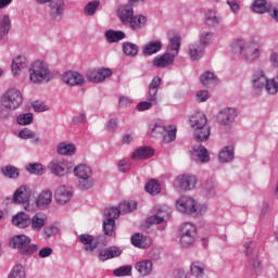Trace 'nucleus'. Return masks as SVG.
<instances>
[{"label":"nucleus","mask_w":278,"mask_h":278,"mask_svg":"<svg viewBox=\"0 0 278 278\" xmlns=\"http://www.w3.org/2000/svg\"><path fill=\"white\" fill-rule=\"evenodd\" d=\"M232 50L235 53H240L248 64H253L262 58V47L255 40H238L232 45Z\"/></svg>","instance_id":"obj_1"},{"label":"nucleus","mask_w":278,"mask_h":278,"mask_svg":"<svg viewBox=\"0 0 278 278\" xmlns=\"http://www.w3.org/2000/svg\"><path fill=\"white\" fill-rule=\"evenodd\" d=\"M190 127L193 129V138L197 142L210 140L212 128L207 126V116L203 112H197L189 118Z\"/></svg>","instance_id":"obj_2"},{"label":"nucleus","mask_w":278,"mask_h":278,"mask_svg":"<svg viewBox=\"0 0 278 278\" xmlns=\"http://www.w3.org/2000/svg\"><path fill=\"white\" fill-rule=\"evenodd\" d=\"M176 208L181 214L189 216H203L207 212L206 204H199L197 200L190 195H182L176 201Z\"/></svg>","instance_id":"obj_3"},{"label":"nucleus","mask_w":278,"mask_h":278,"mask_svg":"<svg viewBox=\"0 0 278 278\" xmlns=\"http://www.w3.org/2000/svg\"><path fill=\"white\" fill-rule=\"evenodd\" d=\"M29 81L31 84H49L53 79V73L45 61H35L28 67Z\"/></svg>","instance_id":"obj_4"},{"label":"nucleus","mask_w":278,"mask_h":278,"mask_svg":"<svg viewBox=\"0 0 278 278\" xmlns=\"http://www.w3.org/2000/svg\"><path fill=\"white\" fill-rule=\"evenodd\" d=\"M0 108L8 112H14L23 105V92L16 88H11L4 92L0 98Z\"/></svg>","instance_id":"obj_5"},{"label":"nucleus","mask_w":278,"mask_h":278,"mask_svg":"<svg viewBox=\"0 0 278 278\" xmlns=\"http://www.w3.org/2000/svg\"><path fill=\"white\" fill-rule=\"evenodd\" d=\"M13 249H17L21 255H34L38 251V244H31V238L25 235H17L10 241Z\"/></svg>","instance_id":"obj_6"},{"label":"nucleus","mask_w":278,"mask_h":278,"mask_svg":"<svg viewBox=\"0 0 278 278\" xmlns=\"http://www.w3.org/2000/svg\"><path fill=\"white\" fill-rule=\"evenodd\" d=\"M74 175L78 179L79 190H90L94 186L92 168L86 164H79L74 168Z\"/></svg>","instance_id":"obj_7"},{"label":"nucleus","mask_w":278,"mask_h":278,"mask_svg":"<svg viewBox=\"0 0 278 278\" xmlns=\"http://www.w3.org/2000/svg\"><path fill=\"white\" fill-rule=\"evenodd\" d=\"M31 200V188L27 185H22L13 193V203H18L23 205L26 212H34L35 207L29 203Z\"/></svg>","instance_id":"obj_8"},{"label":"nucleus","mask_w":278,"mask_h":278,"mask_svg":"<svg viewBox=\"0 0 278 278\" xmlns=\"http://www.w3.org/2000/svg\"><path fill=\"white\" fill-rule=\"evenodd\" d=\"M66 12V0H52L48 4V16L52 23H61Z\"/></svg>","instance_id":"obj_9"},{"label":"nucleus","mask_w":278,"mask_h":278,"mask_svg":"<svg viewBox=\"0 0 278 278\" xmlns=\"http://www.w3.org/2000/svg\"><path fill=\"white\" fill-rule=\"evenodd\" d=\"M268 79V76H266V72L262 68L255 70L252 74V92L254 97H260L262 92H264V86L266 85V81Z\"/></svg>","instance_id":"obj_10"},{"label":"nucleus","mask_w":278,"mask_h":278,"mask_svg":"<svg viewBox=\"0 0 278 278\" xmlns=\"http://www.w3.org/2000/svg\"><path fill=\"white\" fill-rule=\"evenodd\" d=\"M109 77H112V70L108 67L89 70L87 73V79L93 84H101L105 81Z\"/></svg>","instance_id":"obj_11"},{"label":"nucleus","mask_w":278,"mask_h":278,"mask_svg":"<svg viewBox=\"0 0 278 278\" xmlns=\"http://www.w3.org/2000/svg\"><path fill=\"white\" fill-rule=\"evenodd\" d=\"M238 117V112L235 108H225L217 114V123L225 127L231 125Z\"/></svg>","instance_id":"obj_12"},{"label":"nucleus","mask_w":278,"mask_h":278,"mask_svg":"<svg viewBox=\"0 0 278 278\" xmlns=\"http://www.w3.org/2000/svg\"><path fill=\"white\" fill-rule=\"evenodd\" d=\"M58 205H66L73 199V188L70 186L61 185L54 192Z\"/></svg>","instance_id":"obj_13"},{"label":"nucleus","mask_w":278,"mask_h":278,"mask_svg":"<svg viewBox=\"0 0 278 278\" xmlns=\"http://www.w3.org/2000/svg\"><path fill=\"white\" fill-rule=\"evenodd\" d=\"M48 168L55 177H65V175H68V165L62 159H53L49 163Z\"/></svg>","instance_id":"obj_14"},{"label":"nucleus","mask_w":278,"mask_h":278,"mask_svg":"<svg viewBox=\"0 0 278 278\" xmlns=\"http://www.w3.org/2000/svg\"><path fill=\"white\" fill-rule=\"evenodd\" d=\"M51 203H53V192L49 189L42 190L35 199L37 210H49Z\"/></svg>","instance_id":"obj_15"},{"label":"nucleus","mask_w":278,"mask_h":278,"mask_svg":"<svg viewBox=\"0 0 278 278\" xmlns=\"http://www.w3.org/2000/svg\"><path fill=\"white\" fill-rule=\"evenodd\" d=\"M78 240L80 243H83L84 251H86V253H94L99 247V239H96L92 235H79Z\"/></svg>","instance_id":"obj_16"},{"label":"nucleus","mask_w":278,"mask_h":278,"mask_svg":"<svg viewBox=\"0 0 278 278\" xmlns=\"http://www.w3.org/2000/svg\"><path fill=\"white\" fill-rule=\"evenodd\" d=\"M117 16L123 25H129L134 18L132 4H122L117 10Z\"/></svg>","instance_id":"obj_17"},{"label":"nucleus","mask_w":278,"mask_h":278,"mask_svg":"<svg viewBox=\"0 0 278 278\" xmlns=\"http://www.w3.org/2000/svg\"><path fill=\"white\" fill-rule=\"evenodd\" d=\"M62 81L66 86H81L86 80L81 74L70 71L63 74Z\"/></svg>","instance_id":"obj_18"},{"label":"nucleus","mask_w":278,"mask_h":278,"mask_svg":"<svg viewBox=\"0 0 278 278\" xmlns=\"http://www.w3.org/2000/svg\"><path fill=\"white\" fill-rule=\"evenodd\" d=\"M176 188H179L180 190H192L194 186H197V178L194 176H178L175 180Z\"/></svg>","instance_id":"obj_19"},{"label":"nucleus","mask_w":278,"mask_h":278,"mask_svg":"<svg viewBox=\"0 0 278 278\" xmlns=\"http://www.w3.org/2000/svg\"><path fill=\"white\" fill-rule=\"evenodd\" d=\"M200 83L204 88H214V86H218L220 84V79L214 72L205 71L200 75Z\"/></svg>","instance_id":"obj_20"},{"label":"nucleus","mask_w":278,"mask_h":278,"mask_svg":"<svg viewBox=\"0 0 278 278\" xmlns=\"http://www.w3.org/2000/svg\"><path fill=\"white\" fill-rule=\"evenodd\" d=\"M191 159L200 164L210 162V154L207 153V149H205L203 146L193 147L191 151Z\"/></svg>","instance_id":"obj_21"},{"label":"nucleus","mask_w":278,"mask_h":278,"mask_svg":"<svg viewBox=\"0 0 278 278\" xmlns=\"http://www.w3.org/2000/svg\"><path fill=\"white\" fill-rule=\"evenodd\" d=\"M173 62H175V54H170V52H166L153 59V65L156 66V68H166L170 66Z\"/></svg>","instance_id":"obj_22"},{"label":"nucleus","mask_w":278,"mask_h":278,"mask_svg":"<svg viewBox=\"0 0 278 278\" xmlns=\"http://www.w3.org/2000/svg\"><path fill=\"white\" fill-rule=\"evenodd\" d=\"M170 218V210L164 208L160 210L154 216H150L147 219L149 225H162V223H166Z\"/></svg>","instance_id":"obj_23"},{"label":"nucleus","mask_w":278,"mask_h":278,"mask_svg":"<svg viewBox=\"0 0 278 278\" xmlns=\"http://www.w3.org/2000/svg\"><path fill=\"white\" fill-rule=\"evenodd\" d=\"M203 53H205V46H202L199 41L189 45V55L192 62L201 60Z\"/></svg>","instance_id":"obj_24"},{"label":"nucleus","mask_w":278,"mask_h":278,"mask_svg":"<svg viewBox=\"0 0 278 278\" xmlns=\"http://www.w3.org/2000/svg\"><path fill=\"white\" fill-rule=\"evenodd\" d=\"M135 269L141 277H149L151 273H153V261L151 260H143L139 261L135 264Z\"/></svg>","instance_id":"obj_25"},{"label":"nucleus","mask_w":278,"mask_h":278,"mask_svg":"<svg viewBox=\"0 0 278 278\" xmlns=\"http://www.w3.org/2000/svg\"><path fill=\"white\" fill-rule=\"evenodd\" d=\"M155 151L151 147H139L131 153V160H149Z\"/></svg>","instance_id":"obj_26"},{"label":"nucleus","mask_w":278,"mask_h":278,"mask_svg":"<svg viewBox=\"0 0 278 278\" xmlns=\"http://www.w3.org/2000/svg\"><path fill=\"white\" fill-rule=\"evenodd\" d=\"M29 62L27 61V58L23 55H18L12 61V73L13 75H21V72L25 71L27 68Z\"/></svg>","instance_id":"obj_27"},{"label":"nucleus","mask_w":278,"mask_h":278,"mask_svg":"<svg viewBox=\"0 0 278 278\" xmlns=\"http://www.w3.org/2000/svg\"><path fill=\"white\" fill-rule=\"evenodd\" d=\"M48 218L47 215L43 213H36L31 218H30V227L33 231H40L45 225H47Z\"/></svg>","instance_id":"obj_28"},{"label":"nucleus","mask_w":278,"mask_h":278,"mask_svg":"<svg viewBox=\"0 0 278 278\" xmlns=\"http://www.w3.org/2000/svg\"><path fill=\"white\" fill-rule=\"evenodd\" d=\"M12 224L20 229H25L31 224V218H29V216L25 212H20L15 216H13Z\"/></svg>","instance_id":"obj_29"},{"label":"nucleus","mask_w":278,"mask_h":278,"mask_svg":"<svg viewBox=\"0 0 278 278\" xmlns=\"http://www.w3.org/2000/svg\"><path fill=\"white\" fill-rule=\"evenodd\" d=\"M121 253H123L121 249L116 247H110L106 248L105 250L100 251L98 257L100 262H106V260H112L114 257L121 256Z\"/></svg>","instance_id":"obj_30"},{"label":"nucleus","mask_w":278,"mask_h":278,"mask_svg":"<svg viewBox=\"0 0 278 278\" xmlns=\"http://www.w3.org/2000/svg\"><path fill=\"white\" fill-rule=\"evenodd\" d=\"M160 51H162V41L160 40L150 41L142 47L143 55H154Z\"/></svg>","instance_id":"obj_31"},{"label":"nucleus","mask_w":278,"mask_h":278,"mask_svg":"<svg viewBox=\"0 0 278 278\" xmlns=\"http://www.w3.org/2000/svg\"><path fill=\"white\" fill-rule=\"evenodd\" d=\"M56 153L65 156L75 155L77 147H75V143L61 142L56 147Z\"/></svg>","instance_id":"obj_32"},{"label":"nucleus","mask_w":278,"mask_h":278,"mask_svg":"<svg viewBox=\"0 0 278 278\" xmlns=\"http://www.w3.org/2000/svg\"><path fill=\"white\" fill-rule=\"evenodd\" d=\"M223 21L220 13L214 10H207L205 12V23L208 27H218V24Z\"/></svg>","instance_id":"obj_33"},{"label":"nucleus","mask_w":278,"mask_h":278,"mask_svg":"<svg viewBox=\"0 0 278 278\" xmlns=\"http://www.w3.org/2000/svg\"><path fill=\"white\" fill-rule=\"evenodd\" d=\"M10 29H12V20H10V15H1L0 16V40H3L5 36L10 34Z\"/></svg>","instance_id":"obj_34"},{"label":"nucleus","mask_w":278,"mask_h":278,"mask_svg":"<svg viewBox=\"0 0 278 278\" xmlns=\"http://www.w3.org/2000/svg\"><path fill=\"white\" fill-rule=\"evenodd\" d=\"M161 85L162 78H160V76H155L149 86L148 94L150 96V100L153 101V103H155V99H157V90H160Z\"/></svg>","instance_id":"obj_35"},{"label":"nucleus","mask_w":278,"mask_h":278,"mask_svg":"<svg viewBox=\"0 0 278 278\" xmlns=\"http://www.w3.org/2000/svg\"><path fill=\"white\" fill-rule=\"evenodd\" d=\"M219 162L227 164L233 162V146H227L219 152Z\"/></svg>","instance_id":"obj_36"},{"label":"nucleus","mask_w":278,"mask_h":278,"mask_svg":"<svg viewBox=\"0 0 278 278\" xmlns=\"http://www.w3.org/2000/svg\"><path fill=\"white\" fill-rule=\"evenodd\" d=\"M128 25L130 28H132L134 31H139V29H142L144 25H147V16L134 15L132 20L130 21V24Z\"/></svg>","instance_id":"obj_37"},{"label":"nucleus","mask_w":278,"mask_h":278,"mask_svg":"<svg viewBox=\"0 0 278 278\" xmlns=\"http://www.w3.org/2000/svg\"><path fill=\"white\" fill-rule=\"evenodd\" d=\"M217 186L218 185L213 179H208L204 182L203 191H204L205 197H207V199H212V198L216 197Z\"/></svg>","instance_id":"obj_38"},{"label":"nucleus","mask_w":278,"mask_h":278,"mask_svg":"<svg viewBox=\"0 0 278 278\" xmlns=\"http://www.w3.org/2000/svg\"><path fill=\"white\" fill-rule=\"evenodd\" d=\"M105 38L108 42L112 45L114 42H121V40H124L125 34L122 30H108L105 33Z\"/></svg>","instance_id":"obj_39"},{"label":"nucleus","mask_w":278,"mask_h":278,"mask_svg":"<svg viewBox=\"0 0 278 278\" xmlns=\"http://www.w3.org/2000/svg\"><path fill=\"white\" fill-rule=\"evenodd\" d=\"M190 271H191V275H193V277H197V278L203 277V275H205V264H203L202 262L195 261L191 263Z\"/></svg>","instance_id":"obj_40"},{"label":"nucleus","mask_w":278,"mask_h":278,"mask_svg":"<svg viewBox=\"0 0 278 278\" xmlns=\"http://www.w3.org/2000/svg\"><path fill=\"white\" fill-rule=\"evenodd\" d=\"M251 10L255 14H264L268 12V3L266 0H255L251 5Z\"/></svg>","instance_id":"obj_41"},{"label":"nucleus","mask_w":278,"mask_h":278,"mask_svg":"<svg viewBox=\"0 0 278 278\" xmlns=\"http://www.w3.org/2000/svg\"><path fill=\"white\" fill-rule=\"evenodd\" d=\"M180 236H190L197 238V226L192 223H184L180 226Z\"/></svg>","instance_id":"obj_42"},{"label":"nucleus","mask_w":278,"mask_h":278,"mask_svg":"<svg viewBox=\"0 0 278 278\" xmlns=\"http://www.w3.org/2000/svg\"><path fill=\"white\" fill-rule=\"evenodd\" d=\"M100 5H101V2L99 0H93V1L88 2L84 8L85 16H94V14H97V10H99Z\"/></svg>","instance_id":"obj_43"},{"label":"nucleus","mask_w":278,"mask_h":278,"mask_svg":"<svg viewBox=\"0 0 278 278\" xmlns=\"http://www.w3.org/2000/svg\"><path fill=\"white\" fill-rule=\"evenodd\" d=\"M131 244L138 249H147L149 247V243H147V237L141 233H135L131 237Z\"/></svg>","instance_id":"obj_44"},{"label":"nucleus","mask_w":278,"mask_h":278,"mask_svg":"<svg viewBox=\"0 0 278 278\" xmlns=\"http://www.w3.org/2000/svg\"><path fill=\"white\" fill-rule=\"evenodd\" d=\"M150 130L152 138H157V136L165 134L166 127L162 124V122H152L150 124Z\"/></svg>","instance_id":"obj_45"},{"label":"nucleus","mask_w":278,"mask_h":278,"mask_svg":"<svg viewBox=\"0 0 278 278\" xmlns=\"http://www.w3.org/2000/svg\"><path fill=\"white\" fill-rule=\"evenodd\" d=\"M265 91L268 94L275 96L278 92V83H277V78H267L266 83H265Z\"/></svg>","instance_id":"obj_46"},{"label":"nucleus","mask_w":278,"mask_h":278,"mask_svg":"<svg viewBox=\"0 0 278 278\" xmlns=\"http://www.w3.org/2000/svg\"><path fill=\"white\" fill-rule=\"evenodd\" d=\"M146 192L149 194H152V197H155L156 194H160L162 192V188L160 187V182L157 180H150L146 185Z\"/></svg>","instance_id":"obj_47"},{"label":"nucleus","mask_w":278,"mask_h":278,"mask_svg":"<svg viewBox=\"0 0 278 278\" xmlns=\"http://www.w3.org/2000/svg\"><path fill=\"white\" fill-rule=\"evenodd\" d=\"M131 270L134 267L131 265H124L113 270L115 277H131Z\"/></svg>","instance_id":"obj_48"},{"label":"nucleus","mask_w":278,"mask_h":278,"mask_svg":"<svg viewBox=\"0 0 278 278\" xmlns=\"http://www.w3.org/2000/svg\"><path fill=\"white\" fill-rule=\"evenodd\" d=\"M103 216L106 220H116L121 216V210L118 207H106L103 211Z\"/></svg>","instance_id":"obj_49"},{"label":"nucleus","mask_w":278,"mask_h":278,"mask_svg":"<svg viewBox=\"0 0 278 278\" xmlns=\"http://www.w3.org/2000/svg\"><path fill=\"white\" fill-rule=\"evenodd\" d=\"M123 51L128 58H136L138 55V47L132 42H124Z\"/></svg>","instance_id":"obj_50"},{"label":"nucleus","mask_w":278,"mask_h":278,"mask_svg":"<svg viewBox=\"0 0 278 278\" xmlns=\"http://www.w3.org/2000/svg\"><path fill=\"white\" fill-rule=\"evenodd\" d=\"M153 105H157V98H155V102L151 100V96L148 94V101L139 102L137 104L138 112H147V110H151Z\"/></svg>","instance_id":"obj_51"},{"label":"nucleus","mask_w":278,"mask_h":278,"mask_svg":"<svg viewBox=\"0 0 278 278\" xmlns=\"http://www.w3.org/2000/svg\"><path fill=\"white\" fill-rule=\"evenodd\" d=\"M180 47H181V37L174 36L173 38L169 39L167 51H175L176 53L174 55H177V53H179Z\"/></svg>","instance_id":"obj_52"},{"label":"nucleus","mask_w":278,"mask_h":278,"mask_svg":"<svg viewBox=\"0 0 278 278\" xmlns=\"http://www.w3.org/2000/svg\"><path fill=\"white\" fill-rule=\"evenodd\" d=\"M137 204L135 201H130V202H122L119 203V207L117 210H119V214H129V212H134V210H136Z\"/></svg>","instance_id":"obj_53"},{"label":"nucleus","mask_w":278,"mask_h":278,"mask_svg":"<svg viewBox=\"0 0 278 278\" xmlns=\"http://www.w3.org/2000/svg\"><path fill=\"white\" fill-rule=\"evenodd\" d=\"M198 42L204 48L206 45H212V42H214V33L203 31L200 36V41Z\"/></svg>","instance_id":"obj_54"},{"label":"nucleus","mask_w":278,"mask_h":278,"mask_svg":"<svg viewBox=\"0 0 278 278\" xmlns=\"http://www.w3.org/2000/svg\"><path fill=\"white\" fill-rule=\"evenodd\" d=\"M26 274H25V267H23V265H15L11 273L9 274L8 278H25Z\"/></svg>","instance_id":"obj_55"},{"label":"nucleus","mask_w":278,"mask_h":278,"mask_svg":"<svg viewBox=\"0 0 278 278\" xmlns=\"http://www.w3.org/2000/svg\"><path fill=\"white\" fill-rule=\"evenodd\" d=\"M17 123L22 126L31 125L34 122V114L33 113H22L16 118Z\"/></svg>","instance_id":"obj_56"},{"label":"nucleus","mask_w":278,"mask_h":278,"mask_svg":"<svg viewBox=\"0 0 278 278\" xmlns=\"http://www.w3.org/2000/svg\"><path fill=\"white\" fill-rule=\"evenodd\" d=\"M1 172L5 177H9V179H16V177H18V168L12 165L2 167Z\"/></svg>","instance_id":"obj_57"},{"label":"nucleus","mask_w":278,"mask_h":278,"mask_svg":"<svg viewBox=\"0 0 278 278\" xmlns=\"http://www.w3.org/2000/svg\"><path fill=\"white\" fill-rule=\"evenodd\" d=\"M26 169L31 175H45V167L40 163H33L26 166Z\"/></svg>","instance_id":"obj_58"},{"label":"nucleus","mask_w":278,"mask_h":278,"mask_svg":"<svg viewBox=\"0 0 278 278\" xmlns=\"http://www.w3.org/2000/svg\"><path fill=\"white\" fill-rule=\"evenodd\" d=\"M197 237H190L188 235H180V244L184 249H190V247L194 245Z\"/></svg>","instance_id":"obj_59"},{"label":"nucleus","mask_w":278,"mask_h":278,"mask_svg":"<svg viewBox=\"0 0 278 278\" xmlns=\"http://www.w3.org/2000/svg\"><path fill=\"white\" fill-rule=\"evenodd\" d=\"M115 226H116V220L103 219V231L105 236H112Z\"/></svg>","instance_id":"obj_60"},{"label":"nucleus","mask_w":278,"mask_h":278,"mask_svg":"<svg viewBox=\"0 0 278 278\" xmlns=\"http://www.w3.org/2000/svg\"><path fill=\"white\" fill-rule=\"evenodd\" d=\"M163 135H164L163 142L165 144H168L177 138V129L175 128H170L169 130L166 129Z\"/></svg>","instance_id":"obj_61"},{"label":"nucleus","mask_w":278,"mask_h":278,"mask_svg":"<svg viewBox=\"0 0 278 278\" xmlns=\"http://www.w3.org/2000/svg\"><path fill=\"white\" fill-rule=\"evenodd\" d=\"M250 268L254 275H260L262 273V262L257 257H252L250 260Z\"/></svg>","instance_id":"obj_62"},{"label":"nucleus","mask_w":278,"mask_h":278,"mask_svg":"<svg viewBox=\"0 0 278 278\" xmlns=\"http://www.w3.org/2000/svg\"><path fill=\"white\" fill-rule=\"evenodd\" d=\"M60 229L55 226H48L42 230V236L45 240H49V238H53V236H58Z\"/></svg>","instance_id":"obj_63"},{"label":"nucleus","mask_w":278,"mask_h":278,"mask_svg":"<svg viewBox=\"0 0 278 278\" xmlns=\"http://www.w3.org/2000/svg\"><path fill=\"white\" fill-rule=\"evenodd\" d=\"M18 138L22 140H31V138H36V132L29 128H24L20 130Z\"/></svg>","instance_id":"obj_64"}]
</instances>
